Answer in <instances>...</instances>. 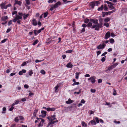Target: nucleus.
Instances as JSON below:
<instances>
[{"label": "nucleus", "mask_w": 127, "mask_h": 127, "mask_svg": "<svg viewBox=\"0 0 127 127\" xmlns=\"http://www.w3.org/2000/svg\"><path fill=\"white\" fill-rule=\"evenodd\" d=\"M103 20V19L100 18L99 19V21L100 22L99 24L98 23V21L97 19H90V21L91 22H93L95 25H93L92 27V28L94 29L95 28V30L99 31L100 28H101L102 27L103 23L102 21Z\"/></svg>", "instance_id": "nucleus-1"}, {"label": "nucleus", "mask_w": 127, "mask_h": 127, "mask_svg": "<svg viewBox=\"0 0 127 127\" xmlns=\"http://www.w3.org/2000/svg\"><path fill=\"white\" fill-rule=\"evenodd\" d=\"M19 15L15 16V17L13 20V21L14 22H15L18 20H19L20 19H22V16L23 15L22 13L21 12L18 13Z\"/></svg>", "instance_id": "nucleus-2"}, {"label": "nucleus", "mask_w": 127, "mask_h": 127, "mask_svg": "<svg viewBox=\"0 0 127 127\" xmlns=\"http://www.w3.org/2000/svg\"><path fill=\"white\" fill-rule=\"evenodd\" d=\"M40 119L41 120V121L39 124L38 125V127H42L44 124H45V120L44 119L42 118H40Z\"/></svg>", "instance_id": "nucleus-3"}, {"label": "nucleus", "mask_w": 127, "mask_h": 127, "mask_svg": "<svg viewBox=\"0 0 127 127\" xmlns=\"http://www.w3.org/2000/svg\"><path fill=\"white\" fill-rule=\"evenodd\" d=\"M106 46L105 44L102 43V44H100L97 47V48L98 49H103Z\"/></svg>", "instance_id": "nucleus-4"}, {"label": "nucleus", "mask_w": 127, "mask_h": 127, "mask_svg": "<svg viewBox=\"0 0 127 127\" xmlns=\"http://www.w3.org/2000/svg\"><path fill=\"white\" fill-rule=\"evenodd\" d=\"M95 78L96 77L95 76H93L88 78V80H90L92 83H95Z\"/></svg>", "instance_id": "nucleus-5"}, {"label": "nucleus", "mask_w": 127, "mask_h": 127, "mask_svg": "<svg viewBox=\"0 0 127 127\" xmlns=\"http://www.w3.org/2000/svg\"><path fill=\"white\" fill-rule=\"evenodd\" d=\"M56 116L55 115H53L51 116L50 117H47V118L49 120V121H53L54 120H56V118L55 117Z\"/></svg>", "instance_id": "nucleus-6"}, {"label": "nucleus", "mask_w": 127, "mask_h": 127, "mask_svg": "<svg viewBox=\"0 0 127 127\" xmlns=\"http://www.w3.org/2000/svg\"><path fill=\"white\" fill-rule=\"evenodd\" d=\"M110 36V33L109 32H108L106 33L104 36V38L105 39H107Z\"/></svg>", "instance_id": "nucleus-7"}, {"label": "nucleus", "mask_w": 127, "mask_h": 127, "mask_svg": "<svg viewBox=\"0 0 127 127\" xmlns=\"http://www.w3.org/2000/svg\"><path fill=\"white\" fill-rule=\"evenodd\" d=\"M66 67L68 68H72L73 67V65L71 64V62L68 63L66 65Z\"/></svg>", "instance_id": "nucleus-8"}, {"label": "nucleus", "mask_w": 127, "mask_h": 127, "mask_svg": "<svg viewBox=\"0 0 127 127\" xmlns=\"http://www.w3.org/2000/svg\"><path fill=\"white\" fill-rule=\"evenodd\" d=\"M50 122H49L48 124V126H50V125L52 124V125L56 123H57L58 122V121L57 120L55 121H50Z\"/></svg>", "instance_id": "nucleus-9"}, {"label": "nucleus", "mask_w": 127, "mask_h": 127, "mask_svg": "<svg viewBox=\"0 0 127 127\" xmlns=\"http://www.w3.org/2000/svg\"><path fill=\"white\" fill-rule=\"evenodd\" d=\"M90 123L91 124L92 126H94L96 124V123L95 121V120L93 119L91 121Z\"/></svg>", "instance_id": "nucleus-10"}, {"label": "nucleus", "mask_w": 127, "mask_h": 127, "mask_svg": "<svg viewBox=\"0 0 127 127\" xmlns=\"http://www.w3.org/2000/svg\"><path fill=\"white\" fill-rule=\"evenodd\" d=\"M6 3L5 2L2 3L0 4V6L1 7V8L2 9H5V8L6 6L5 5Z\"/></svg>", "instance_id": "nucleus-11"}, {"label": "nucleus", "mask_w": 127, "mask_h": 127, "mask_svg": "<svg viewBox=\"0 0 127 127\" xmlns=\"http://www.w3.org/2000/svg\"><path fill=\"white\" fill-rule=\"evenodd\" d=\"M61 2L59 1L57 2L56 3L54 4L55 7L56 8H57L59 6L61 5Z\"/></svg>", "instance_id": "nucleus-12"}, {"label": "nucleus", "mask_w": 127, "mask_h": 127, "mask_svg": "<svg viewBox=\"0 0 127 127\" xmlns=\"http://www.w3.org/2000/svg\"><path fill=\"white\" fill-rule=\"evenodd\" d=\"M81 125L83 127H87V124L83 121L82 122Z\"/></svg>", "instance_id": "nucleus-13"}, {"label": "nucleus", "mask_w": 127, "mask_h": 127, "mask_svg": "<svg viewBox=\"0 0 127 127\" xmlns=\"http://www.w3.org/2000/svg\"><path fill=\"white\" fill-rule=\"evenodd\" d=\"M73 102L72 100H71L70 99H69L68 100L66 101V103L68 104H69Z\"/></svg>", "instance_id": "nucleus-14"}, {"label": "nucleus", "mask_w": 127, "mask_h": 127, "mask_svg": "<svg viewBox=\"0 0 127 127\" xmlns=\"http://www.w3.org/2000/svg\"><path fill=\"white\" fill-rule=\"evenodd\" d=\"M22 3V1H19L15 3L14 4V5L16 4H18L20 6H21V5Z\"/></svg>", "instance_id": "nucleus-15"}, {"label": "nucleus", "mask_w": 127, "mask_h": 127, "mask_svg": "<svg viewBox=\"0 0 127 127\" xmlns=\"http://www.w3.org/2000/svg\"><path fill=\"white\" fill-rule=\"evenodd\" d=\"M32 24L35 26H36L37 25V22L35 19H33L32 20Z\"/></svg>", "instance_id": "nucleus-16"}, {"label": "nucleus", "mask_w": 127, "mask_h": 127, "mask_svg": "<svg viewBox=\"0 0 127 127\" xmlns=\"http://www.w3.org/2000/svg\"><path fill=\"white\" fill-rule=\"evenodd\" d=\"M110 20V18L109 17H106L104 19V21L105 22H109Z\"/></svg>", "instance_id": "nucleus-17"}, {"label": "nucleus", "mask_w": 127, "mask_h": 127, "mask_svg": "<svg viewBox=\"0 0 127 127\" xmlns=\"http://www.w3.org/2000/svg\"><path fill=\"white\" fill-rule=\"evenodd\" d=\"M103 8H104V6H103V5H102L100 7H99L98 8L97 10L99 11H102V10H103Z\"/></svg>", "instance_id": "nucleus-18"}, {"label": "nucleus", "mask_w": 127, "mask_h": 127, "mask_svg": "<svg viewBox=\"0 0 127 127\" xmlns=\"http://www.w3.org/2000/svg\"><path fill=\"white\" fill-rule=\"evenodd\" d=\"M41 113L43 115V117H45L46 115V111L42 110L41 111Z\"/></svg>", "instance_id": "nucleus-19"}, {"label": "nucleus", "mask_w": 127, "mask_h": 127, "mask_svg": "<svg viewBox=\"0 0 127 127\" xmlns=\"http://www.w3.org/2000/svg\"><path fill=\"white\" fill-rule=\"evenodd\" d=\"M8 19L7 16H4L2 17L1 18V20L3 21H5Z\"/></svg>", "instance_id": "nucleus-20"}, {"label": "nucleus", "mask_w": 127, "mask_h": 127, "mask_svg": "<svg viewBox=\"0 0 127 127\" xmlns=\"http://www.w3.org/2000/svg\"><path fill=\"white\" fill-rule=\"evenodd\" d=\"M51 8L50 9V10L51 11H52L55 8H56L55 6L54 5H51Z\"/></svg>", "instance_id": "nucleus-21"}, {"label": "nucleus", "mask_w": 127, "mask_h": 127, "mask_svg": "<svg viewBox=\"0 0 127 127\" xmlns=\"http://www.w3.org/2000/svg\"><path fill=\"white\" fill-rule=\"evenodd\" d=\"M29 15L28 14H25L23 16V18L24 20H25L29 16Z\"/></svg>", "instance_id": "nucleus-22"}, {"label": "nucleus", "mask_w": 127, "mask_h": 127, "mask_svg": "<svg viewBox=\"0 0 127 127\" xmlns=\"http://www.w3.org/2000/svg\"><path fill=\"white\" fill-rule=\"evenodd\" d=\"M95 5V3H94V2H91L90 6H91L92 8H93Z\"/></svg>", "instance_id": "nucleus-23"}, {"label": "nucleus", "mask_w": 127, "mask_h": 127, "mask_svg": "<svg viewBox=\"0 0 127 127\" xmlns=\"http://www.w3.org/2000/svg\"><path fill=\"white\" fill-rule=\"evenodd\" d=\"M59 86L58 85H57L55 88H54V90L55 92L56 93L57 92V90Z\"/></svg>", "instance_id": "nucleus-24"}, {"label": "nucleus", "mask_w": 127, "mask_h": 127, "mask_svg": "<svg viewBox=\"0 0 127 127\" xmlns=\"http://www.w3.org/2000/svg\"><path fill=\"white\" fill-rule=\"evenodd\" d=\"M109 40L110 43L112 44H113L115 42L114 39L112 38L110 39Z\"/></svg>", "instance_id": "nucleus-25"}, {"label": "nucleus", "mask_w": 127, "mask_h": 127, "mask_svg": "<svg viewBox=\"0 0 127 127\" xmlns=\"http://www.w3.org/2000/svg\"><path fill=\"white\" fill-rule=\"evenodd\" d=\"M96 121V123H98L99 122V120L98 118L96 117H94Z\"/></svg>", "instance_id": "nucleus-26"}, {"label": "nucleus", "mask_w": 127, "mask_h": 127, "mask_svg": "<svg viewBox=\"0 0 127 127\" xmlns=\"http://www.w3.org/2000/svg\"><path fill=\"white\" fill-rule=\"evenodd\" d=\"M80 74V73L76 72L75 73V78L76 79H78L79 78V75Z\"/></svg>", "instance_id": "nucleus-27"}, {"label": "nucleus", "mask_w": 127, "mask_h": 127, "mask_svg": "<svg viewBox=\"0 0 127 127\" xmlns=\"http://www.w3.org/2000/svg\"><path fill=\"white\" fill-rule=\"evenodd\" d=\"M44 28H42L40 29H39L38 31H37V33L38 34L40 33L41 32V31L44 30Z\"/></svg>", "instance_id": "nucleus-28"}, {"label": "nucleus", "mask_w": 127, "mask_h": 127, "mask_svg": "<svg viewBox=\"0 0 127 127\" xmlns=\"http://www.w3.org/2000/svg\"><path fill=\"white\" fill-rule=\"evenodd\" d=\"M109 24L107 22H105L104 24V26H106L107 28L109 27Z\"/></svg>", "instance_id": "nucleus-29"}, {"label": "nucleus", "mask_w": 127, "mask_h": 127, "mask_svg": "<svg viewBox=\"0 0 127 127\" xmlns=\"http://www.w3.org/2000/svg\"><path fill=\"white\" fill-rule=\"evenodd\" d=\"M19 100H17L16 101V102L12 104V106H14L15 105L17 104H18L19 102Z\"/></svg>", "instance_id": "nucleus-30"}, {"label": "nucleus", "mask_w": 127, "mask_h": 127, "mask_svg": "<svg viewBox=\"0 0 127 127\" xmlns=\"http://www.w3.org/2000/svg\"><path fill=\"white\" fill-rule=\"evenodd\" d=\"M89 21H90V19L89 20L88 19L86 18L85 19L84 22L85 23L87 24L89 22Z\"/></svg>", "instance_id": "nucleus-31"}, {"label": "nucleus", "mask_w": 127, "mask_h": 127, "mask_svg": "<svg viewBox=\"0 0 127 127\" xmlns=\"http://www.w3.org/2000/svg\"><path fill=\"white\" fill-rule=\"evenodd\" d=\"M106 103L105 104V105H107L109 106V107H110L112 105L109 102H105Z\"/></svg>", "instance_id": "nucleus-32"}, {"label": "nucleus", "mask_w": 127, "mask_h": 127, "mask_svg": "<svg viewBox=\"0 0 127 127\" xmlns=\"http://www.w3.org/2000/svg\"><path fill=\"white\" fill-rule=\"evenodd\" d=\"M114 5V4H112L109 6V7L111 8V9H114L115 8V7L113 6V5Z\"/></svg>", "instance_id": "nucleus-33"}, {"label": "nucleus", "mask_w": 127, "mask_h": 127, "mask_svg": "<svg viewBox=\"0 0 127 127\" xmlns=\"http://www.w3.org/2000/svg\"><path fill=\"white\" fill-rule=\"evenodd\" d=\"M33 72L32 70H30L29 71V74L30 76H31L33 74Z\"/></svg>", "instance_id": "nucleus-34"}, {"label": "nucleus", "mask_w": 127, "mask_h": 127, "mask_svg": "<svg viewBox=\"0 0 127 127\" xmlns=\"http://www.w3.org/2000/svg\"><path fill=\"white\" fill-rule=\"evenodd\" d=\"M104 10L105 11H107L108 10V8L106 4L104 5Z\"/></svg>", "instance_id": "nucleus-35"}, {"label": "nucleus", "mask_w": 127, "mask_h": 127, "mask_svg": "<svg viewBox=\"0 0 127 127\" xmlns=\"http://www.w3.org/2000/svg\"><path fill=\"white\" fill-rule=\"evenodd\" d=\"M38 42V41L37 40H36L32 44L33 45H34L36 44Z\"/></svg>", "instance_id": "nucleus-36"}, {"label": "nucleus", "mask_w": 127, "mask_h": 127, "mask_svg": "<svg viewBox=\"0 0 127 127\" xmlns=\"http://www.w3.org/2000/svg\"><path fill=\"white\" fill-rule=\"evenodd\" d=\"M11 6V4H9L7 5H6L5 8V9H6L7 8L9 7H10Z\"/></svg>", "instance_id": "nucleus-37"}, {"label": "nucleus", "mask_w": 127, "mask_h": 127, "mask_svg": "<svg viewBox=\"0 0 127 127\" xmlns=\"http://www.w3.org/2000/svg\"><path fill=\"white\" fill-rule=\"evenodd\" d=\"M40 73L43 74H45V71L43 69L41 70L40 71Z\"/></svg>", "instance_id": "nucleus-38"}, {"label": "nucleus", "mask_w": 127, "mask_h": 127, "mask_svg": "<svg viewBox=\"0 0 127 127\" xmlns=\"http://www.w3.org/2000/svg\"><path fill=\"white\" fill-rule=\"evenodd\" d=\"M94 3H95V5H96V6H98V5L100 4L99 2V1H95Z\"/></svg>", "instance_id": "nucleus-39"}, {"label": "nucleus", "mask_w": 127, "mask_h": 127, "mask_svg": "<svg viewBox=\"0 0 127 127\" xmlns=\"http://www.w3.org/2000/svg\"><path fill=\"white\" fill-rule=\"evenodd\" d=\"M118 64V63H116L112 65L113 68L115 67Z\"/></svg>", "instance_id": "nucleus-40"}, {"label": "nucleus", "mask_w": 127, "mask_h": 127, "mask_svg": "<svg viewBox=\"0 0 127 127\" xmlns=\"http://www.w3.org/2000/svg\"><path fill=\"white\" fill-rule=\"evenodd\" d=\"M55 1V2H56V1L55 0H49L48 1V2L49 3H53V1Z\"/></svg>", "instance_id": "nucleus-41"}, {"label": "nucleus", "mask_w": 127, "mask_h": 127, "mask_svg": "<svg viewBox=\"0 0 127 127\" xmlns=\"http://www.w3.org/2000/svg\"><path fill=\"white\" fill-rule=\"evenodd\" d=\"M6 110V109L5 107H3L2 108V113H5V112Z\"/></svg>", "instance_id": "nucleus-42"}, {"label": "nucleus", "mask_w": 127, "mask_h": 127, "mask_svg": "<svg viewBox=\"0 0 127 127\" xmlns=\"http://www.w3.org/2000/svg\"><path fill=\"white\" fill-rule=\"evenodd\" d=\"M48 14V13L47 12H45L43 14V15H44V18L46 17L47 16Z\"/></svg>", "instance_id": "nucleus-43"}, {"label": "nucleus", "mask_w": 127, "mask_h": 127, "mask_svg": "<svg viewBox=\"0 0 127 127\" xmlns=\"http://www.w3.org/2000/svg\"><path fill=\"white\" fill-rule=\"evenodd\" d=\"M14 121L16 122H18L19 119L18 117H16L15 118Z\"/></svg>", "instance_id": "nucleus-44"}, {"label": "nucleus", "mask_w": 127, "mask_h": 127, "mask_svg": "<svg viewBox=\"0 0 127 127\" xmlns=\"http://www.w3.org/2000/svg\"><path fill=\"white\" fill-rule=\"evenodd\" d=\"M113 68L112 65H111L108 68V70H110Z\"/></svg>", "instance_id": "nucleus-45"}, {"label": "nucleus", "mask_w": 127, "mask_h": 127, "mask_svg": "<svg viewBox=\"0 0 127 127\" xmlns=\"http://www.w3.org/2000/svg\"><path fill=\"white\" fill-rule=\"evenodd\" d=\"M26 0V4L28 5H29L30 4V1H29L30 0Z\"/></svg>", "instance_id": "nucleus-46"}, {"label": "nucleus", "mask_w": 127, "mask_h": 127, "mask_svg": "<svg viewBox=\"0 0 127 127\" xmlns=\"http://www.w3.org/2000/svg\"><path fill=\"white\" fill-rule=\"evenodd\" d=\"M92 23L91 22H89L87 25V26L89 27H91L92 26Z\"/></svg>", "instance_id": "nucleus-47"}, {"label": "nucleus", "mask_w": 127, "mask_h": 127, "mask_svg": "<svg viewBox=\"0 0 127 127\" xmlns=\"http://www.w3.org/2000/svg\"><path fill=\"white\" fill-rule=\"evenodd\" d=\"M110 35H111V36L113 37H114L115 36H116V35L114 34L113 33H110Z\"/></svg>", "instance_id": "nucleus-48"}, {"label": "nucleus", "mask_w": 127, "mask_h": 127, "mask_svg": "<svg viewBox=\"0 0 127 127\" xmlns=\"http://www.w3.org/2000/svg\"><path fill=\"white\" fill-rule=\"evenodd\" d=\"M117 92L116 90H114L113 91V95H116Z\"/></svg>", "instance_id": "nucleus-49"}, {"label": "nucleus", "mask_w": 127, "mask_h": 127, "mask_svg": "<svg viewBox=\"0 0 127 127\" xmlns=\"http://www.w3.org/2000/svg\"><path fill=\"white\" fill-rule=\"evenodd\" d=\"M17 12L16 11H14L12 12V15H14L15 14H17Z\"/></svg>", "instance_id": "nucleus-50"}, {"label": "nucleus", "mask_w": 127, "mask_h": 127, "mask_svg": "<svg viewBox=\"0 0 127 127\" xmlns=\"http://www.w3.org/2000/svg\"><path fill=\"white\" fill-rule=\"evenodd\" d=\"M14 106H12V105H11V107L9 109V110L10 111H12L14 109V107H13Z\"/></svg>", "instance_id": "nucleus-51"}, {"label": "nucleus", "mask_w": 127, "mask_h": 127, "mask_svg": "<svg viewBox=\"0 0 127 127\" xmlns=\"http://www.w3.org/2000/svg\"><path fill=\"white\" fill-rule=\"evenodd\" d=\"M91 91L92 93H95V92L96 90L94 89H91Z\"/></svg>", "instance_id": "nucleus-52"}, {"label": "nucleus", "mask_w": 127, "mask_h": 127, "mask_svg": "<svg viewBox=\"0 0 127 127\" xmlns=\"http://www.w3.org/2000/svg\"><path fill=\"white\" fill-rule=\"evenodd\" d=\"M72 51V50H67L66 51V52L67 53H71Z\"/></svg>", "instance_id": "nucleus-53"}, {"label": "nucleus", "mask_w": 127, "mask_h": 127, "mask_svg": "<svg viewBox=\"0 0 127 127\" xmlns=\"http://www.w3.org/2000/svg\"><path fill=\"white\" fill-rule=\"evenodd\" d=\"M12 24V20H10L9 21L8 23V25L9 26L10 25H11Z\"/></svg>", "instance_id": "nucleus-54"}, {"label": "nucleus", "mask_w": 127, "mask_h": 127, "mask_svg": "<svg viewBox=\"0 0 127 127\" xmlns=\"http://www.w3.org/2000/svg\"><path fill=\"white\" fill-rule=\"evenodd\" d=\"M107 52H105L104 53H103L101 55V56H104V57H106V56H105V55L106 54H107Z\"/></svg>", "instance_id": "nucleus-55"}, {"label": "nucleus", "mask_w": 127, "mask_h": 127, "mask_svg": "<svg viewBox=\"0 0 127 127\" xmlns=\"http://www.w3.org/2000/svg\"><path fill=\"white\" fill-rule=\"evenodd\" d=\"M81 93V90H79V91L78 92H75L74 93V94H77V95H78L80 94Z\"/></svg>", "instance_id": "nucleus-56"}, {"label": "nucleus", "mask_w": 127, "mask_h": 127, "mask_svg": "<svg viewBox=\"0 0 127 127\" xmlns=\"http://www.w3.org/2000/svg\"><path fill=\"white\" fill-rule=\"evenodd\" d=\"M109 42V41L108 40H106V41H103L102 42V43H104V44H105V43H108Z\"/></svg>", "instance_id": "nucleus-57"}, {"label": "nucleus", "mask_w": 127, "mask_h": 127, "mask_svg": "<svg viewBox=\"0 0 127 127\" xmlns=\"http://www.w3.org/2000/svg\"><path fill=\"white\" fill-rule=\"evenodd\" d=\"M105 59L104 57H103L101 59V61L102 62H104L105 61Z\"/></svg>", "instance_id": "nucleus-58"}, {"label": "nucleus", "mask_w": 127, "mask_h": 127, "mask_svg": "<svg viewBox=\"0 0 127 127\" xmlns=\"http://www.w3.org/2000/svg\"><path fill=\"white\" fill-rule=\"evenodd\" d=\"M94 112H95V111H93L91 110L90 111V112L89 113V114L90 115H91V114H94Z\"/></svg>", "instance_id": "nucleus-59"}, {"label": "nucleus", "mask_w": 127, "mask_h": 127, "mask_svg": "<svg viewBox=\"0 0 127 127\" xmlns=\"http://www.w3.org/2000/svg\"><path fill=\"white\" fill-rule=\"evenodd\" d=\"M16 74V73H15V72L11 73L10 74V76H13V75H15Z\"/></svg>", "instance_id": "nucleus-60"}, {"label": "nucleus", "mask_w": 127, "mask_h": 127, "mask_svg": "<svg viewBox=\"0 0 127 127\" xmlns=\"http://www.w3.org/2000/svg\"><path fill=\"white\" fill-rule=\"evenodd\" d=\"M101 53V52L99 51H97V55L98 56Z\"/></svg>", "instance_id": "nucleus-61"}, {"label": "nucleus", "mask_w": 127, "mask_h": 127, "mask_svg": "<svg viewBox=\"0 0 127 127\" xmlns=\"http://www.w3.org/2000/svg\"><path fill=\"white\" fill-rule=\"evenodd\" d=\"M21 101L23 102L25 101H26V99L25 98H23L21 99Z\"/></svg>", "instance_id": "nucleus-62"}, {"label": "nucleus", "mask_w": 127, "mask_h": 127, "mask_svg": "<svg viewBox=\"0 0 127 127\" xmlns=\"http://www.w3.org/2000/svg\"><path fill=\"white\" fill-rule=\"evenodd\" d=\"M102 82V79H99L98 80V82L99 83H101Z\"/></svg>", "instance_id": "nucleus-63"}, {"label": "nucleus", "mask_w": 127, "mask_h": 127, "mask_svg": "<svg viewBox=\"0 0 127 127\" xmlns=\"http://www.w3.org/2000/svg\"><path fill=\"white\" fill-rule=\"evenodd\" d=\"M24 87L25 88L28 89L29 88V86L26 84H25L24 85Z\"/></svg>", "instance_id": "nucleus-64"}]
</instances>
